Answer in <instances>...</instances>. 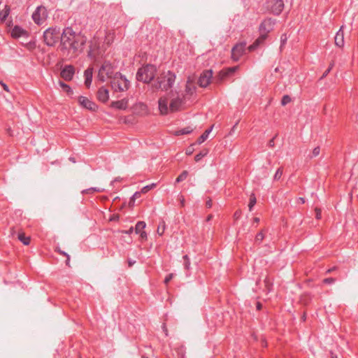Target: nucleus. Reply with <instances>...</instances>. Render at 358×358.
I'll return each mask as SVG.
<instances>
[{"label": "nucleus", "mask_w": 358, "mask_h": 358, "mask_svg": "<svg viewBox=\"0 0 358 358\" xmlns=\"http://www.w3.org/2000/svg\"><path fill=\"white\" fill-rule=\"evenodd\" d=\"M169 96L171 99L169 106H168L169 98L167 96H162L158 100L159 110L162 115L183 110L187 101V100L181 95L180 92L171 91Z\"/></svg>", "instance_id": "nucleus-1"}, {"label": "nucleus", "mask_w": 358, "mask_h": 358, "mask_svg": "<svg viewBox=\"0 0 358 358\" xmlns=\"http://www.w3.org/2000/svg\"><path fill=\"white\" fill-rule=\"evenodd\" d=\"M61 41L66 49L72 50L74 54H78L83 51L87 39L80 33H76L72 28L67 27L63 31Z\"/></svg>", "instance_id": "nucleus-2"}, {"label": "nucleus", "mask_w": 358, "mask_h": 358, "mask_svg": "<svg viewBox=\"0 0 358 358\" xmlns=\"http://www.w3.org/2000/svg\"><path fill=\"white\" fill-rule=\"evenodd\" d=\"M176 78L175 73L170 71L163 72L152 84L151 87L153 90H162L163 91H167L173 87Z\"/></svg>", "instance_id": "nucleus-3"}, {"label": "nucleus", "mask_w": 358, "mask_h": 358, "mask_svg": "<svg viewBox=\"0 0 358 358\" xmlns=\"http://www.w3.org/2000/svg\"><path fill=\"white\" fill-rule=\"evenodd\" d=\"M156 72L157 69L154 65L147 64L138 70L136 79L138 81L149 83L155 78Z\"/></svg>", "instance_id": "nucleus-4"}, {"label": "nucleus", "mask_w": 358, "mask_h": 358, "mask_svg": "<svg viewBox=\"0 0 358 358\" xmlns=\"http://www.w3.org/2000/svg\"><path fill=\"white\" fill-rule=\"evenodd\" d=\"M110 85L115 92H125L129 88L130 82L120 73L116 72L110 80Z\"/></svg>", "instance_id": "nucleus-5"}, {"label": "nucleus", "mask_w": 358, "mask_h": 358, "mask_svg": "<svg viewBox=\"0 0 358 358\" xmlns=\"http://www.w3.org/2000/svg\"><path fill=\"white\" fill-rule=\"evenodd\" d=\"M60 38V31L57 27L48 28L43 33V40L48 46L55 45Z\"/></svg>", "instance_id": "nucleus-6"}, {"label": "nucleus", "mask_w": 358, "mask_h": 358, "mask_svg": "<svg viewBox=\"0 0 358 358\" xmlns=\"http://www.w3.org/2000/svg\"><path fill=\"white\" fill-rule=\"evenodd\" d=\"M114 68L110 62H105L100 67L98 73V79L103 83L107 79L113 80L115 75Z\"/></svg>", "instance_id": "nucleus-7"}, {"label": "nucleus", "mask_w": 358, "mask_h": 358, "mask_svg": "<svg viewBox=\"0 0 358 358\" xmlns=\"http://www.w3.org/2000/svg\"><path fill=\"white\" fill-rule=\"evenodd\" d=\"M275 20L271 17L264 19L259 27V34L268 37V34L273 31L275 24Z\"/></svg>", "instance_id": "nucleus-8"}, {"label": "nucleus", "mask_w": 358, "mask_h": 358, "mask_svg": "<svg viewBox=\"0 0 358 358\" xmlns=\"http://www.w3.org/2000/svg\"><path fill=\"white\" fill-rule=\"evenodd\" d=\"M48 12L44 6H38L32 14V19L37 24H41L47 18Z\"/></svg>", "instance_id": "nucleus-9"}, {"label": "nucleus", "mask_w": 358, "mask_h": 358, "mask_svg": "<svg viewBox=\"0 0 358 358\" xmlns=\"http://www.w3.org/2000/svg\"><path fill=\"white\" fill-rule=\"evenodd\" d=\"M196 92V86L194 81L189 77L186 85L185 92H180L182 96H183L187 101H189L192 96Z\"/></svg>", "instance_id": "nucleus-10"}, {"label": "nucleus", "mask_w": 358, "mask_h": 358, "mask_svg": "<svg viewBox=\"0 0 358 358\" xmlns=\"http://www.w3.org/2000/svg\"><path fill=\"white\" fill-rule=\"evenodd\" d=\"M213 78V71L206 70L203 71L198 80V84L201 87H206L210 83Z\"/></svg>", "instance_id": "nucleus-11"}, {"label": "nucleus", "mask_w": 358, "mask_h": 358, "mask_svg": "<svg viewBox=\"0 0 358 358\" xmlns=\"http://www.w3.org/2000/svg\"><path fill=\"white\" fill-rule=\"evenodd\" d=\"M78 103L82 107L91 111H96L98 109V106L85 96H79Z\"/></svg>", "instance_id": "nucleus-12"}, {"label": "nucleus", "mask_w": 358, "mask_h": 358, "mask_svg": "<svg viewBox=\"0 0 358 358\" xmlns=\"http://www.w3.org/2000/svg\"><path fill=\"white\" fill-rule=\"evenodd\" d=\"M245 43L236 44L231 50V58L234 61L237 62L245 52Z\"/></svg>", "instance_id": "nucleus-13"}, {"label": "nucleus", "mask_w": 358, "mask_h": 358, "mask_svg": "<svg viewBox=\"0 0 358 358\" xmlns=\"http://www.w3.org/2000/svg\"><path fill=\"white\" fill-rule=\"evenodd\" d=\"M284 8L283 0H272L271 1V12L275 15H280Z\"/></svg>", "instance_id": "nucleus-14"}, {"label": "nucleus", "mask_w": 358, "mask_h": 358, "mask_svg": "<svg viewBox=\"0 0 358 358\" xmlns=\"http://www.w3.org/2000/svg\"><path fill=\"white\" fill-rule=\"evenodd\" d=\"M75 73L74 68L71 65L66 66L61 71V77L66 81L72 80Z\"/></svg>", "instance_id": "nucleus-15"}, {"label": "nucleus", "mask_w": 358, "mask_h": 358, "mask_svg": "<svg viewBox=\"0 0 358 358\" xmlns=\"http://www.w3.org/2000/svg\"><path fill=\"white\" fill-rule=\"evenodd\" d=\"M100 54L99 50V43L94 38L90 42V50L88 51V56L91 58H96Z\"/></svg>", "instance_id": "nucleus-16"}, {"label": "nucleus", "mask_w": 358, "mask_h": 358, "mask_svg": "<svg viewBox=\"0 0 358 358\" xmlns=\"http://www.w3.org/2000/svg\"><path fill=\"white\" fill-rule=\"evenodd\" d=\"M97 99L103 103L107 102L109 99L108 90L104 87H100L97 92Z\"/></svg>", "instance_id": "nucleus-17"}, {"label": "nucleus", "mask_w": 358, "mask_h": 358, "mask_svg": "<svg viewBox=\"0 0 358 358\" xmlns=\"http://www.w3.org/2000/svg\"><path fill=\"white\" fill-rule=\"evenodd\" d=\"M146 224L143 221H139L136 223L135 227V232L139 234L142 239L147 238V234L143 229L145 228Z\"/></svg>", "instance_id": "nucleus-18"}, {"label": "nucleus", "mask_w": 358, "mask_h": 358, "mask_svg": "<svg viewBox=\"0 0 358 358\" xmlns=\"http://www.w3.org/2000/svg\"><path fill=\"white\" fill-rule=\"evenodd\" d=\"M344 43V32L343 27H341L335 36V45L339 48H343Z\"/></svg>", "instance_id": "nucleus-19"}, {"label": "nucleus", "mask_w": 358, "mask_h": 358, "mask_svg": "<svg viewBox=\"0 0 358 358\" xmlns=\"http://www.w3.org/2000/svg\"><path fill=\"white\" fill-rule=\"evenodd\" d=\"M110 106L119 110H125L128 107V99H123L119 101H113Z\"/></svg>", "instance_id": "nucleus-20"}, {"label": "nucleus", "mask_w": 358, "mask_h": 358, "mask_svg": "<svg viewBox=\"0 0 358 358\" xmlns=\"http://www.w3.org/2000/svg\"><path fill=\"white\" fill-rule=\"evenodd\" d=\"M267 38L266 36L260 34L259 36L255 41V42L248 47L250 51L255 50L259 45L264 43L265 40Z\"/></svg>", "instance_id": "nucleus-21"}, {"label": "nucleus", "mask_w": 358, "mask_h": 358, "mask_svg": "<svg viewBox=\"0 0 358 358\" xmlns=\"http://www.w3.org/2000/svg\"><path fill=\"white\" fill-rule=\"evenodd\" d=\"M84 76L85 78V85L87 88H89L91 85L92 80L93 69L92 68L87 69L84 72Z\"/></svg>", "instance_id": "nucleus-22"}, {"label": "nucleus", "mask_w": 358, "mask_h": 358, "mask_svg": "<svg viewBox=\"0 0 358 358\" xmlns=\"http://www.w3.org/2000/svg\"><path fill=\"white\" fill-rule=\"evenodd\" d=\"M27 34V33L25 30H24L22 28H21L18 26L14 27V28L11 31V36H12V37H13L15 38H17L19 37L26 36Z\"/></svg>", "instance_id": "nucleus-23"}, {"label": "nucleus", "mask_w": 358, "mask_h": 358, "mask_svg": "<svg viewBox=\"0 0 358 358\" xmlns=\"http://www.w3.org/2000/svg\"><path fill=\"white\" fill-rule=\"evenodd\" d=\"M17 238L21 241L24 245H28L30 243V236H27L23 231H20L17 234Z\"/></svg>", "instance_id": "nucleus-24"}, {"label": "nucleus", "mask_w": 358, "mask_h": 358, "mask_svg": "<svg viewBox=\"0 0 358 358\" xmlns=\"http://www.w3.org/2000/svg\"><path fill=\"white\" fill-rule=\"evenodd\" d=\"M10 7L5 6L4 8L0 11V22H3L10 13Z\"/></svg>", "instance_id": "nucleus-25"}, {"label": "nucleus", "mask_w": 358, "mask_h": 358, "mask_svg": "<svg viewBox=\"0 0 358 358\" xmlns=\"http://www.w3.org/2000/svg\"><path fill=\"white\" fill-rule=\"evenodd\" d=\"M115 39V32L114 31H108L106 33L105 36V43L110 45H111Z\"/></svg>", "instance_id": "nucleus-26"}, {"label": "nucleus", "mask_w": 358, "mask_h": 358, "mask_svg": "<svg viewBox=\"0 0 358 358\" xmlns=\"http://www.w3.org/2000/svg\"><path fill=\"white\" fill-rule=\"evenodd\" d=\"M192 131H193V129L191 128L190 127H187L179 129L178 131H176L174 134L176 136H180V135L191 134Z\"/></svg>", "instance_id": "nucleus-27"}, {"label": "nucleus", "mask_w": 358, "mask_h": 358, "mask_svg": "<svg viewBox=\"0 0 358 358\" xmlns=\"http://www.w3.org/2000/svg\"><path fill=\"white\" fill-rule=\"evenodd\" d=\"M59 85L62 87V89L67 93L68 95H71L73 94V90H71V87L67 84L64 83L62 81H59Z\"/></svg>", "instance_id": "nucleus-28"}, {"label": "nucleus", "mask_w": 358, "mask_h": 358, "mask_svg": "<svg viewBox=\"0 0 358 358\" xmlns=\"http://www.w3.org/2000/svg\"><path fill=\"white\" fill-rule=\"evenodd\" d=\"M212 130V127L209 129H207L206 130L203 134L198 138L197 140V143L199 144H201L202 143H203L208 138L210 132Z\"/></svg>", "instance_id": "nucleus-29"}, {"label": "nucleus", "mask_w": 358, "mask_h": 358, "mask_svg": "<svg viewBox=\"0 0 358 358\" xmlns=\"http://www.w3.org/2000/svg\"><path fill=\"white\" fill-rule=\"evenodd\" d=\"M229 75L227 73L225 70L221 71L217 76L215 78L217 83H221L222 80H224L227 77H228Z\"/></svg>", "instance_id": "nucleus-30"}, {"label": "nucleus", "mask_w": 358, "mask_h": 358, "mask_svg": "<svg viewBox=\"0 0 358 358\" xmlns=\"http://www.w3.org/2000/svg\"><path fill=\"white\" fill-rule=\"evenodd\" d=\"M165 229H166V223L164 220H162L158 227H157V233L159 235V236H162L165 231Z\"/></svg>", "instance_id": "nucleus-31"}, {"label": "nucleus", "mask_w": 358, "mask_h": 358, "mask_svg": "<svg viewBox=\"0 0 358 358\" xmlns=\"http://www.w3.org/2000/svg\"><path fill=\"white\" fill-rule=\"evenodd\" d=\"M257 199L254 194L250 195V202L248 204L249 210L251 211L252 210L253 206L256 204Z\"/></svg>", "instance_id": "nucleus-32"}, {"label": "nucleus", "mask_w": 358, "mask_h": 358, "mask_svg": "<svg viewBox=\"0 0 358 358\" xmlns=\"http://www.w3.org/2000/svg\"><path fill=\"white\" fill-rule=\"evenodd\" d=\"M188 176V172L187 171H183L176 178V182H180L183 180H185Z\"/></svg>", "instance_id": "nucleus-33"}, {"label": "nucleus", "mask_w": 358, "mask_h": 358, "mask_svg": "<svg viewBox=\"0 0 358 358\" xmlns=\"http://www.w3.org/2000/svg\"><path fill=\"white\" fill-rule=\"evenodd\" d=\"M102 192V190L98 187H91V188L83 190L82 193L83 194H92L94 192Z\"/></svg>", "instance_id": "nucleus-34"}, {"label": "nucleus", "mask_w": 358, "mask_h": 358, "mask_svg": "<svg viewBox=\"0 0 358 358\" xmlns=\"http://www.w3.org/2000/svg\"><path fill=\"white\" fill-rule=\"evenodd\" d=\"M282 173H283L282 168H281V167L278 168L273 176V179L275 180H279L280 179V178L282 177Z\"/></svg>", "instance_id": "nucleus-35"}, {"label": "nucleus", "mask_w": 358, "mask_h": 358, "mask_svg": "<svg viewBox=\"0 0 358 358\" xmlns=\"http://www.w3.org/2000/svg\"><path fill=\"white\" fill-rule=\"evenodd\" d=\"M208 153L207 150L201 151L194 157V160L197 162L200 161L203 157H205Z\"/></svg>", "instance_id": "nucleus-36"}, {"label": "nucleus", "mask_w": 358, "mask_h": 358, "mask_svg": "<svg viewBox=\"0 0 358 358\" xmlns=\"http://www.w3.org/2000/svg\"><path fill=\"white\" fill-rule=\"evenodd\" d=\"M291 101V98L289 95H284L281 100V104L285 106Z\"/></svg>", "instance_id": "nucleus-37"}, {"label": "nucleus", "mask_w": 358, "mask_h": 358, "mask_svg": "<svg viewBox=\"0 0 358 358\" xmlns=\"http://www.w3.org/2000/svg\"><path fill=\"white\" fill-rule=\"evenodd\" d=\"M183 259L185 260V264H184V266H185V269L187 270H189V267H190V261H189V257L186 255L183 257Z\"/></svg>", "instance_id": "nucleus-38"}, {"label": "nucleus", "mask_w": 358, "mask_h": 358, "mask_svg": "<svg viewBox=\"0 0 358 358\" xmlns=\"http://www.w3.org/2000/svg\"><path fill=\"white\" fill-rule=\"evenodd\" d=\"M264 284H265V287L267 289L268 292H270L271 291V286H272V283L271 282L270 280L268 278H266L265 280H264Z\"/></svg>", "instance_id": "nucleus-39"}, {"label": "nucleus", "mask_w": 358, "mask_h": 358, "mask_svg": "<svg viewBox=\"0 0 358 358\" xmlns=\"http://www.w3.org/2000/svg\"><path fill=\"white\" fill-rule=\"evenodd\" d=\"M264 235L263 234L262 231H260L259 233H258L257 235H256V237H255V241L256 242H261L262 241V240L264 239Z\"/></svg>", "instance_id": "nucleus-40"}, {"label": "nucleus", "mask_w": 358, "mask_h": 358, "mask_svg": "<svg viewBox=\"0 0 358 358\" xmlns=\"http://www.w3.org/2000/svg\"><path fill=\"white\" fill-rule=\"evenodd\" d=\"M333 66H334V63L330 64L329 68L324 72V73L320 79H323L324 78H325L329 73V72L332 69Z\"/></svg>", "instance_id": "nucleus-41"}, {"label": "nucleus", "mask_w": 358, "mask_h": 358, "mask_svg": "<svg viewBox=\"0 0 358 358\" xmlns=\"http://www.w3.org/2000/svg\"><path fill=\"white\" fill-rule=\"evenodd\" d=\"M315 217L317 220H320L321 217H322V210L320 208L316 207L315 208Z\"/></svg>", "instance_id": "nucleus-42"}, {"label": "nucleus", "mask_w": 358, "mask_h": 358, "mask_svg": "<svg viewBox=\"0 0 358 358\" xmlns=\"http://www.w3.org/2000/svg\"><path fill=\"white\" fill-rule=\"evenodd\" d=\"M57 251L59 254H61V255H64V256H65V257H67L66 261V265L69 266V262H70V257H69V255L67 253H66L65 252L62 251V250H59H59H57Z\"/></svg>", "instance_id": "nucleus-43"}, {"label": "nucleus", "mask_w": 358, "mask_h": 358, "mask_svg": "<svg viewBox=\"0 0 358 358\" xmlns=\"http://www.w3.org/2000/svg\"><path fill=\"white\" fill-rule=\"evenodd\" d=\"M237 69H238V66H234V67L227 68L224 70L227 71V73L229 76V75L234 73L236 71Z\"/></svg>", "instance_id": "nucleus-44"}, {"label": "nucleus", "mask_w": 358, "mask_h": 358, "mask_svg": "<svg viewBox=\"0 0 358 358\" xmlns=\"http://www.w3.org/2000/svg\"><path fill=\"white\" fill-rule=\"evenodd\" d=\"M320 147H315L313 150V155L311 157H315L320 155Z\"/></svg>", "instance_id": "nucleus-45"}, {"label": "nucleus", "mask_w": 358, "mask_h": 358, "mask_svg": "<svg viewBox=\"0 0 358 358\" xmlns=\"http://www.w3.org/2000/svg\"><path fill=\"white\" fill-rule=\"evenodd\" d=\"M335 281H336V279L334 278H324L323 280V282L325 284H331V283L335 282Z\"/></svg>", "instance_id": "nucleus-46"}, {"label": "nucleus", "mask_w": 358, "mask_h": 358, "mask_svg": "<svg viewBox=\"0 0 358 358\" xmlns=\"http://www.w3.org/2000/svg\"><path fill=\"white\" fill-rule=\"evenodd\" d=\"M141 195V192H136L133 194V196H131V201H133V203H134V202H135V200H136V199L140 198Z\"/></svg>", "instance_id": "nucleus-47"}, {"label": "nucleus", "mask_w": 358, "mask_h": 358, "mask_svg": "<svg viewBox=\"0 0 358 358\" xmlns=\"http://www.w3.org/2000/svg\"><path fill=\"white\" fill-rule=\"evenodd\" d=\"M241 216V210H237L234 214V218L236 220H238Z\"/></svg>", "instance_id": "nucleus-48"}, {"label": "nucleus", "mask_w": 358, "mask_h": 358, "mask_svg": "<svg viewBox=\"0 0 358 358\" xmlns=\"http://www.w3.org/2000/svg\"><path fill=\"white\" fill-rule=\"evenodd\" d=\"M173 273H170L168 275H166V277L164 279V283L166 285H167L170 282V280L173 278Z\"/></svg>", "instance_id": "nucleus-49"}, {"label": "nucleus", "mask_w": 358, "mask_h": 358, "mask_svg": "<svg viewBox=\"0 0 358 358\" xmlns=\"http://www.w3.org/2000/svg\"><path fill=\"white\" fill-rule=\"evenodd\" d=\"M150 190H151V189H150L149 186L146 185V186L143 187L140 192H141V194H146Z\"/></svg>", "instance_id": "nucleus-50"}, {"label": "nucleus", "mask_w": 358, "mask_h": 358, "mask_svg": "<svg viewBox=\"0 0 358 358\" xmlns=\"http://www.w3.org/2000/svg\"><path fill=\"white\" fill-rule=\"evenodd\" d=\"M179 200H180L181 207H184L185 203V200L184 196L182 195L179 196Z\"/></svg>", "instance_id": "nucleus-51"}, {"label": "nucleus", "mask_w": 358, "mask_h": 358, "mask_svg": "<svg viewBox=\"0 0 358 358\" xmlns=\"http://www.w3.org/2000/svg\"><path fill=\"white\" fill-rule=\"evenodd\" d=\"M134 231V227H131L128 230L122 231V234H131Z\"/></svg>", "instance_id": "nucleus-52"}, {"label": "nucleus", "mask_w": 358, "mask_h": 358, "mask_svg": "<svg viewBox=\"0 0 358 358\" xmlns=\"http://www.w3.org/2000/svg\"><path fill=\"white\" fill-rule=\"evenodd\" d=\"M206 206L207 208H210L213 206L212 200L211 199L208 198V199L206 202Z\"/></svg>", "instance_id": "nucleus-53"}, {"label": "nucleus", "mask_w": 358, "mask_h": 358, "mask_svg": "<svg viewBox=\"0 0 358 358\" xmlns=\"http://www.w3.org/2000/svg\"><path fill=\"white\" fill-rule=\"evenodd\" d=\"M162 329H163L166 336H169V331H168V329H167L166 324H163Z\"/></svg>", "instance_id": "nucleus-54"}, {"label": "nucleus", "mask_w": 358, "mask_h": 358, "mask_svg": "<svg viewBox=\"0 0 358 358\" xmlns=\"http://www.w3.org/2000/svg\"><path fill=\"white\" fill-rule=\"evenodd\" d=\"M274 139H275V137H273L268 141V145L269 147H271V148L274 147V145H275Z\"/></svg>", "instance_id": "nucleus-55"}, {"label": "nucleus", "mask_w": 358, "mask_h": 358, "mask_svg": "<svg viewBox=\"0 0 358 358\" xmlns=\"http://www.w3.org/2000/svg\"><path fill=\"white\" fill-rule=\"evenodd\" d=\"M0 84L2 85L3 90L6 92H9V89H8V87L7 86L6 84L3 83V82H1L0 80Z\"/></svg>", "instance_id": "nucleus-56"}, {"label": "nucleus", "mask_w": 358, "mask_h": 358, "mask_svg": "<svg viewBox=\"0 0 358 358\" xmlns=\"http://www.w3.org/2000/svg\"><path fill=\"white\" fill-rule=\"evenodd\" d=\"M297 201H298V202H299L301 204H303L306 202L305 199L303 197L298 198Z\"/></svg>", "instance_id": "nucleus-57"}, {"label": "nucleus", "mask_w": 358, "mask_h": 358, "mask_svg": "<svg viewBox=\"0 0 358 358\" xmlns=\"http://www.w3.org/2000/svg\"><path fill=\"white\" fill-rule=\"evenodd\" d=\"M238 122H237L234 125V127L231 128L230 132H229V134H232V133L235 131V129L236 127V126L238 125Z\"/></svg>", "instance_id": "nucleus-58"}, {"label": "nucleus", "mask_w": 358, "mask_h": 358, "mask_svg": "<svg viewBox=\"0 0 358 358\" xmlns=\"http://www.w3.org/2000/svg\"><path fill=\"white\" fill-rule=\"evenodd\" d=\"M256 307L258 310H260L262 309V305L260 302H257Z\"/></svg>", "instance_id": "nucleus-59"}, {"label": "nucleus", "mask_w": 358, "mask_h": 358, "mask_svg": "<svg viewBox=\"0 0 358 358\" xmlns=\"http://www.w3.org/2000/svg\"><path fill=\"white\" fill-rule=\"evenodd\" d=\"M213 215L210 214L206 217V222H209L213 219Z\"/></svg>", "instance_id": "nucleus-60"}, {"label": "nucleus", "mask_w": 358, "mask_h": 358, "mask_svg": "<svg viewBox=\"0 0 358 358\" xmlns=\"http://www.w3.org/2000/svg\"><path fill=\"white\" fill-rule=\"evenodd\" d=\"M157 184L156 183H152L150 185H148L150 189H154L155 187H156Z\"/></svg>", "instance_id": "nucleus-61"}, {"label": "nucleus", "mask_w": 358, "mask_h": 358, "mask_svg": "<svg viewBox=\"0 0 358 358\" xmlns=\"http://www.w3.org/2000/svg\"><path fill=\"white\" fill-rule=\"evenodd\" d=\"M192 152H193V151H192V150H191V149H187V150H186V154H187V155H191V154L192 153Z\"/></svg>", "instance_id": "nucleus-62"}, {"label": "nucleus", "mask_w": 358, "mask_h": 358, "mask_svg": "<svg viewBox=\"0 0 358 358\" xmlns=\"http://www.w3.org/2000/svg\"><path fill=\"white\" fill-rule=\"evenodd\" d=\"M335 269H336V268H335V267H333V268H329V269H328V270L327 271V273H331V271H334Z\"/></svg>", "instance_id": "nucleus-63"}, {"label": "nucleus", "mask_w": 358, "mask_h": 358, "mask_svg": "<svg viewBox=\"0 0 358 358\" xmlns=\"http://www.w3.org/2000/svg\"><path fill=\"white\" fill-rule=\"evenodd\" d=\"M128 263H129V266H130V267H131V266L135 263V261H131V260H129V261L128 262Z\"/></svg>", "instance_id": "nucleus-64"}]
</instances>
